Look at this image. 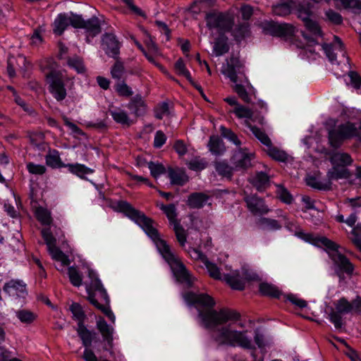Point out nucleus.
Returning <instances> with one entry per match:
<instances>
[{
  "mask_svg": "<svg viewBox=\"0 0 361 361\" xmlns=\"http://www.w3.org/2000/svg\"><path fill=\"white\" fill-rule=\"evenodd\" d=\"M189 305H195L199 312V318L206 328L216 327L213 340L219 345L240 347L247 350L255 349L250 332L247 329H238L243 325L240 322V314L235 310L222 309L213 310L214 301L207 294H197L188 292L183 295Z\"/></svg>",
  "mask_w": 361,
  "mask_h": 361,
  "instance_id": "f257e3e1",
  "label": "nucleus"
},
{
  "mask_svg": "<svg viewBox=\"0 0 361 361\" xmlns=\"http://www.w3.org/2000/svg\"><path fill=\"white\" fill-rule=\"evenodd\" d=\"M116 209L125 214L126 216L137 224L145 233L152 240L159 253L169 264L176 280L190 286L195 279L190 274L180 259L174 255L166 241L162 240L154 227V221L145 214L132 207L126 201H120L116 204Z\"/></svg>",
  "mask_w": 361,
  "mask_h": 361,
  "instance_id": "f03ea898",
  "label": "nucleus"
},
{
  "mask_svg": "<svg viewBox=\"0 0 361 361\" xmlns=\"http://www.w3.org/2000/svg\"><path fill=\"white\" fill-rule=\"evenodd\" d=\"M188 252L192 259L201 262L206 267L212 278L226 281L233 289L241 290L244 289L247 282L259 280L258 274L252 270L245 268L232 270L227 265L224 268L219 267L216 264L209 262L207 257L197 248H190Z\"/></svg>",
  "mask_w": 361,
  "mask_h": 361,
  "instance_id": "7ed1b4c3",
  "label": "nucleus"
},
{
  "mask_svg": "<svg viewBox=\"0 0 361 361\" xmlns=\"http://www.w3.org/2000/svg\"><path fill=\"white\" fill-rule=\"evenodd\" d=\"M300 32L306 43L305 46L300 47L302 50L300 55L302 59L316 60L319 56V51L323 49L332 65H336L337 68L341 66L342 73L348 71V58L345 56L343 43L338 37L334 36L335 42L333 46L326 44L320 45L315 42L314 39L309 38L303 32Z\"/></svg>",
  "mask_w": 361,
  "mask_h": 361,
  "instance_id": "20e7f679",
  "label": "nucleus"
},
{
  "mask_svg": "<svg viewBox=\"0 0 361 361\" xmlns=\"http://www.w3.org/2000/svg\"><path fill=\"white\" fill-rule=\"evenodd\" d=\"M222 73L234 83V90L246 103L251 102V95H255L256 90L244 73L243 64L235 58H231L222 68Z\"/></svg>",
  "mask_w": 361,
  "mask_h": 361,
  "instance_id": "39448f33",
  "label": "nucleus"
},
{
  "mask_svg": "<svg viewBox=\"0 0 361 361\" xmlns=\"http://www.w3.org/2000/svg\"><path fill=\"white\" fill-rule=\"evenodd\" d=\"M88 275L91 280L90 283L86 286L88 300L102 312L112 323H114L116 317L110 309V300L106 289L93 270H89Z\"/></svg>",
  "mask_w": 361,
  "mask_h": 361,
  "instance_id": "423d86ee",
  "label": "nucleus"
},
{
  "mask_svg": "<svg viewBox=\"0 0 361 361\" xmlns=\"http://www.w3.org/2000/svg\"><path fill=\"white\" fill-rule=\"evenodd\" d=\"M296 235L303 239L305 241L308 242L317 247H324L331 251L330 257L334 261V264L338 268L347 274H351L353 271V267L350 261L343 255L338 253L337 251L336 244L326 237H316L310 233H305L299 231Z\"/></svg>",
  "mask_w": 361,
  "mask_h": 361,
  "instance_id": "0eeeda50",
  "label": "nucleus"
},
{
  "mask_svg": "<svg viewBox=\"0 0 361 361\" xmlns=\"http://www.w3.org/2000/svg\"><path fill=\"white\" fill-rule=\"evenodd\" d=\"M205 20L211 37H214L231 30L234 23V16L229 12H210L207 13Z\"/></svg>",
  "mask_w": 361,
  "mask_h": 361,
  "instance_id": "6e6552de",
  "label": "nucleus"
},
{
  "mask_svg": "<svg viewBox=\"0 0 361 361\" xmlns=\"http://www.w3.org/2000/svg\"><path fill=\"white\" fill-rule=\"evenodd\" d=\"M330 161L332 168L327 173L329 180L349 178L350 172L347 166L353 162V159L349 154L341 152L334 153L330 157Z\"/></svg>",
  "mask_w": 361,
  "mask_h": 361,
  "instance_id": "1a4fd4ad",
  "label": "nucleus"
},
{
  "mask_svg": "<svg viewBox=\"0 0 361 361\" xmlns=\"http://www.w3.org/2000/svg\"><path fill=\"white\" fill-rule=\"evenodd\" d=\"M44 72L49 84L50 93L57 101H63L67 94L64 87L63 73L54 69L44 70Z\"/></svg>",
  "mask_w": 361,
  "mask_h": 361,
  "instance_id": "9d476101",
  "label": "nucleus"
},
{
  "mask_svg": "<svg viewBox=\"0 0 361 361\" xmlns=\"http://www.w3.org/2000/svg\"><path fill=\"white\" fill-rule=\"evenodd\" d=\"M42 235L51 258L56 262L60 263V267H57V269L62 271L63 267L70 264L68 257L56 247V238L53 236L49 228L42 229Z\"/></svg>",
  "mask_w": 361,
  "mask_h": 361,
  "instance_id": "9b49d317",
  "label": "nucleus"
},
{
  "mask_svg": "<svg viewBox=\"0 0 361 361\" xmlns=\"http://www.w3.org/2000/svg\"><path fill=\"white\" fill-rule=\"evenodd\" d=\"M81 16L73 13H59L53 23L54 33L61 35L70 26L78 28L81 25Z\"/></svg>",
  "mask_w": 361,
  "mask_h": 361,
  "instance_id": "f8f14e48",
  "label": "nucleus"
},
{
  "mask_svg": "<svg viewBox=\"0 0 361 361\" xmlns=\"http://www.w3.org/2000/svg\"><path fill=\"white\" fill-rule=\"evenodd\" d=\"M96 326L102 337L103 350L108 351L111 356H114V329L101 317L97 318Z\"/></svg>",
  "mask_w": 361,
  "mask_h": 361,
  "instance_id": "ddd939ff",
  "label": "nucleus"
},
{
  "mask_svg": "<svg viewBox=\"0 0 361 361\" xmlns=\"http://www.w3.org/2000/svg\"><path fill=\"white\" fill-rule=\"evenodd\" d=\"M297 15L304 23L306 28L315 36H322L320 27L315 21L310 18L312 15L310 4H301L297 9Z\"/></svg>",
  "mask_w": 361,
  "mask_h": 361,
  "instance_id": "4468645a",
  "label": "nucleus"
},
{
  "mask_svg": "<svg viewBox=\"0 0 361 361\" xmlns=\"http://www.w3.org/2000/svg\"><path fill=\"white\" fill-rule=\"evenodd\" d=\"M335 307L336 311L332 310L329 314V319L336 328H340L343 324L341 314L349 313L353 306L346 299L341 298L336 302Z\"/></svg>",
  "mask_w": 361,
  "mask_h": 361,
  "instance_id": "2eb2a0df",
  "label": "nucleus"
},
{
  "mask_svg": "<svg viewBox=\"0 0 361 361\" xmlns=\"http://www.w3.org/2000/svg\"><path fill=\"white\" fill-rule=\"evenodd\" d=\"M267 30L271 35L278 37H291L298 32V30L290 24L269 23L267 24Z\"/></svg>",
  "mask_w": 361,
  "mask_h": 361,
  "instance_id": "dca6fc26",
  "label": "nucleus"
},
{
  "mask_svg": "<svg viewBox=\"0 0 361 361\" xmlns=\"http://www.w3.org/2000/svg\"><path fill=\"white\" fill-rule=\"evenodd\" d=\"M253 159V153L246 148H240L235 151L232 160L235 169H245L251 166Z\"/></svg>",
  "mask_w": 361,
  "mask_h": 361,
  "instance_id": "f3484780",
  "label": "nucleus"
},
{
  "mask_svg": "<svg viewBox=\"0 0 361 361\" xmlns=\"http://www.w3.org/2000/svg\"><path fill=\"white\" fill-rule=\"evenodd\" d=\"M102 45L107 55L115 58L119 54L120 44L114 35L105 34L102 37Z\"/></svg>",
  "mask_w": 361,
  "mask_h": 361,
  "instance_id": "a211bd4d",
  "label": "nucleus"
},
{
  "mask_svg": "<svg viewBox=\"0 0 361 361\" xmlns=\"http://www.w3.org/2000/svg\"><path fill=\"white\" fill-rule=\"evenodd\" d=\"M4 290L9 295L24 298L27 294L26 284L22 281L11 280L4 286Z\"/></svg>",
  "mask_w": 361,
  "mask_h": 361,
  "instance_id": "6ab92c4d",
  "label": "nucleus"
},
{
  "mask_svg": "<svg viewBox=\"0 0 361 361\" xmlns=\"http://www.w3.org/2000/svg\"><path fill=\"white\" fill-rule=\"evenodd\" d=\"M247 207L251 212L253 214H267L269 212V209L265 205L262 199L259 198L255 195L248 196L245 198Z\"/></svg>",
  "mask_w": 361,
  "mask_h": 361,
  "instance_id": "aec40b11",
  "label": "nucleus"
},
{
  "mask_svg": "<svg viewBox=\"0 0 361 361\" xmlns=\"http://www.w3.org/2000/svg\"><path fill=\"white\" fill-rule=\"evenodd\" d=\"M212 37L214 39L213 53L215 56H219L228 51V37L225 34H219Z\"/></svg>",
  "mask_w": 361,
  "mask_h": 361,
  "instance_id": "412c9836",
  "label": "nucleus"
},
{
  "mask_svg": "<svg viewBox=\"0 0 361 361\" xmlns=\"http://www.w3.org/2000/svg\"><path fill=\"white\" fill-rule=\"evenodd\" d=\"M81 25L78 28H84L87 32L94 37L101 32L99 22L97 18L93 17L87 20H84L81 18Z\"/></svg>",
  "mask_w": 361,
  "mask_h": 361,
  "instance_id": "4be33fe9",
  "label": "nucleus"
},
{
  "mask_svg": "<svg viewBox=\"0 0 361 361\" xmlns=\"http://www.w3.org/2000/svg\"><path fill=\"white\" fill-rule=\"evenodd\" d=\"M127 107L136 116H140L146 111V104L143 99L138 95L134 97L128 104Z\"/></svg>",
  "mask_w": 361,
  "mask_h": 361,
  "instance_id": "5701e85b",
  "label": "nucleus"
},
{
  "mask_svg": "<svg viewBox=\"0 0 361 361\" xmlns=\"http://www.w3.org/2000/svg\"><path fill=\"white\" fill-rule=\"evenodd\" d=\"M109 114L116 123L122 126H129L133 123V121L129 117L128 113L123 109L116 108L114 109L109 110Z\"/></svg>",
  "mask_w": 361,
  "mask_h": 361,
  "instance_id": "b1692460",
  "label": "nucleus"
},
{
  "mask_svg": "<svg viewBox=\"0 0 361 361\" xmlns=\"http://www.w3.org/2000/svg\"><path fill=\"white\" fill-rule=\"evenodd\" d=\"M229 113L234 114L237 118L240 119H245V124L249 128L250 121H253V112L247 107H245L241 104L230 110Z\"/></svg>",
  "mask_w": 361,
  "mask_h": 361,
  "instance_id": "393cba45",
  "label": "nucleus"
},
{
  "mask_svg": "<svg viewBox=\"0 0 361 361\" xmlns=\"http://www.w3.org/2000/svg\"><path fill=\"white\" fill-rule=\"evenodd\" d=\"M208 198L207 195L201 192L192 193L188 197V205L191 208H201L206 204Z\"/></svg>",
  "mask_w": 361,
  "mask_h": 361,
  "instance_id": "a878e982",
  "label": "nucleus"
},
{
  "mask_svg": "<svg viewBox=\"0 0 361 361\" xmlns=\"http://www.w3.org/2000/svg\"><path fill=\"white\" fill-rule=\"evenodd\" d=\"M207 147L209 152L214 155L222 154L226 149L222 140L217 135L210 137Z\"/></svg>",
  "mask_w": 361,
  "mask_h": 361,
  "instance_id": "bb28decb",
  "label": "nucleus"
},
{
  "mask_svg": "<svg viewBox=\"0 0 361 361\" xmlns=\"http://www.w3.org/2000/svg\"><path fill=\"white\" fill-rule=\"evenodd\" d=\"M157 205L164 212L172 226L179 223L177 219V209L173 204L165 205L163 203L158 202Z\"/></svg>",
  "mask_w": 361,
  "mask_h": 361,
  "instance_id": "cd10ccee",
  "label": "nucleus"
},
{
  "mask_svg": "<svg viewBox=\"0 0 361 361\" xmlns=\"http://www.w3.org/2000/svg\"><path fill=\"white\" fill-rule=\"evenodd\" d=\"M15 315L21 323L25 324H31L37 318V314L27 309L16 310Z\"/></svg>",
  "mask_w": 361,
  "mask_h": 361,
  "instance_id": "c85d7f7f",
  "label": "nucleus"
},
{
  "mask_svg": "<svg viewBox=\"0 0 361 361\" xmlns=\"http://www.w3.org/2000/svg\"><path fill=\"white\" fill-rule=\"evenodd\" d=\"M259 290L262 295L269 297L278 298L281 295V290L276 286L267 282L261 283Z\"/></svg>",
  "mask_w": 361,
  "mask_h": 361,
  "instance_id": "c756f323",
  "label": "nucleus"
},
{
  "mask_svg": "<svg viewBox=\"0 0 361 361\" xmlns=\"http://www.w3.org/2000/svg\"><path fill=\"white\" fill-rule=\"evenodd\" d=\"M169 177L171 183L173 185H183L188 180V176L181 170L171 169L169 172Z\"/></svg>",
  "mask_w": 361,
  "mask_h": 361,
  "instance_id": "7c9ffc66",
  "label": "nucleus"
},
{
  "mask_svg": "<svg viewBox=\"0 0 361 361\" xmlns=\"http://www.w3.org/2000/svg\"><path fill=\"white\" fill-rule=\"evenodd\" d=\"M35 216L37 219L42 224L45 226H49L52 222V218L51 212L47 209L39 207L35 209Z\"/></svg>",
  "mask_w": 361,
  "mask_h": 361,
  "instance_id": "2f4dec72",
  "label": "nucleus"
},
{
  "mask_svg": "<svg viewBox=\"0 0 361 361\" xmlns=\"http://www.w3.org/2000/svg\"><path fill=\"white\" fill-rule=\"evenodd\" d=\"M266 152L270 157L279 161L283 162L288 159V155L286 152L274 147L272 143L270 145V147H267Z\"/></svg>",
  "mask_w": 361,
  "mask_h": 361,
  "instance_id": "473e14b6",
  "label": "nucleus"
},
{
  "mask_svg": "<svg viewBox=\"0 0 361 361\" xmlns=\"http://www.w3.org/2000/svg\"><path fill=\"white\" fill-rule=\"evenodd\" d=\"M232 35L237 41H240L244 39L247 36H248L250 30H249V25L247 23H243L239 25H237L233 30H231Z\"/></svg>",
  "mask_w": 361,
  "mask_h": 361,
  "instance_id": "72a5a7b5",
  "label": "nucleus"
},
{
  "mask_svg": "<svg viewBox=\"0 0 361 361\" xmlns=\"http://www.w3.org/2000/svg\"><path fill=\"white\" fill-rule=\"evenodd\" d=\"M70 310L73 314V318L77 321L78 326L84 324V321L85 319V314L84 311L82 310V307L80 304L73 302L70 306Z\"/></svg>",
  "mask_w": 361,
  "mask_h": 361,
  "instance_id": "f704fd0d",
  "label": "nucleus"
},
{
  "mask_svg": "<svg viewBox=\"0 0 361 361\" xmlns=\"http://www.w3.org/2000/svg\"><path fill=\"white\" fill-rule=\"evenodd\" d=\"M249 128L255 137L260 141L262 144H263L266 147H270L271 141L264 131L255 126H252V125H249Z\"/></svg>",
  "mask_w": 361,
  "mask_h": 361,
  "instance_id": "c9c22d12",
  "label": "nucleus"
},
{
  "mask_svg": "<svg viewBox=\"0 0 361 361\" xmlns=\"http://www.w3.org/2000/svg\"><path fill=\"white\" fill-rule=\"evenodd\" d=\"M251 183L258 190H262L268 184L269 176L263 172L257 173L252 178Z\"/></svg>",
  "mask_w": 361,
  "mask_h": 361,
  "instance_id": "e433bc0d",
  "label": "nucleus"
},
{
  "mask_svg": "<svg viewBox=\"0 0 361 361\" xmlns=\"http://www.w3.org/2000/svg\"><path fill=\"white\" fill-rule=\"evenodd\" d=\"M67 166L68 167V169L71 173L76 174L77 176L81 178H83L85 175L93 173L92 169L85 166L83 164H68Z\"/></svg>",
  "mask_w": 361,
  "mask_h": 361,
  "instance_id": "4c0bfd02",
  "label": "nucleus"
},
{
  "mask_svg": "<svg viewBox=\"0 0 361 361\" xmlns=\"http://www.w3.org/2000/svg\"><path fill=\"white\" fill-rule=\"evenodd\" d=\"M46 164L51 168H60L63 166L59 152L56 151L49 152L45 157Z\"/></svg>",
  "mask_w": 361,
  "mask_h": 361,
  "instance_id": "58836bf2",
  "label": "nucleus"
},
{
  "mask_svg": "<svg viewBox=\"0 0 361 361\" xmlns=\"http://www.w3.org/2000/svg\"><path fill=\"white\" fill-rule=\"evenodd\" d=\"M148 168L150 171L151 176L156 179L166 172L164 166L158 162H149Z\"/></svg>",
  "mask_w": 361,
  "mask_h": 361,
  "instance_id": "ea45409f",
  "label": "nucleus"
},
{
  "mask_svg": "<svg viewBox=\"0 0 361 361\" xmlns=\"http://www.w3.org/2000/svg\"><path fill=\"white\" fill-rule=\"evenodd\" d=\"M68 274L71 283L74 286L79 287L82 285V276L75 267H70L68 270Z\"/></svg>",
  "mask_w": 361,
  "mask_h": 361,
  "instance_id": "a19ab883",
  "label": "nucleus"
},
{
  "mask_svg": "<svg viewBox=\"0 0 361 361\" xmlns=\"http://www.w3.org/2000/svg\"><path fill=\"white\" fill-rule=\"evenodd\" d=\"M176 73L181 76L185 77L188 81L192 82V76L189 71L186 68L183 59H179L174 65Z\"/></svg>",
  "mask_w": 361,
  "mask_h": 361,
  "instance_id": "79ce46f5",
  "label": "nucleus"
},
{
  "mask_svg": "<svg viewBox=\"0 0 361 361\" xmlns=\"http://www.w3.org/2000/svg\"><path fill=\"white\" fill-rule=\"evenodd\" d=\"M337 5L344 8L361 11V2L359 0H336Z\"/></svg>",
  "mask_w": 361,
  "mask_h": 361,
  "instance_id": "37998d69",
  "label": "nucleus"
},
{
  "mask_svg": "<svg viewBox=\"0 0 361 361\" xmlns=\"http://www.w3.org/2000/svg\"><path fill=\"white\" fill-rule=\"evenodd\" d=\"M68 66L75 69L78 73H82L85 71V67L83 64L82 60L78 56L70 58L68 60Z\"/></svg>",
  "mask_w": 361,
  "mask_h": 361,
  "instance_id": "c03bdc74",
  "label": "nucleus"
},
{
  "mask_svg": "<svg viewBox=\"0 0 361 361\" xmlns=\"http://www.w3.org/2000/svg\"><path fill=\"white\" fill-rule=\"evenodd\" d=\"M351 241L361 251V224H358L351 231Z\"/></svg>",
  "mask_w": 361,
  "mask_h": 361,
  "instance_id": "a18cd8bd",
  "label": "nucleus"
},
{
  "mask_svg": "<svg viewBox=\"0 0 361 361\" xmlns=\"http://www.w3.org/2000/svg\"><path fill=\"white\" fill-rule=\"evenodd\" d=\"M220 130L223 137L232 142L236 146H240L241 145V141L232 130L225 128L224 126H221Z\"/></svg>",
  "mask_w": 361,
  "mask_h": 361,
  "instance_id": "49530a36",
  "label": "nucleus"
},
{
  "mask_svg": "<svg viewBox=\"0 0 361 361\" xmlns=\"http://www.w3.org/2000/svg\"><path fill=\"white\" fill-rule=\"evenodd\" d=\"M276 194L279 198L286 204H290L293 201V197L284 187L278 185Z\"/></svg>",
  "mask_w": 361,
  "mask_h": 361,
  "instance_id": "de8ad7c7",
  "label": "nucleus"
},
{
  "mask_svg": "<svg viewBox=\"0 0 361 361\" xmlns=\"http://www.w3.org/2000/svg\"><path fill=\"white\" fill-rule=\"evenodd\" d=\"M254 338L255 343L262 353H264L266 350V348L270 345V342L267 340L264 335L261 333L256 332Z\"/></svg>",
  "mask_w": 361,
  "mask_h": 361,
  "instance_id": "09e8293b",
  "label": "nucleus"
},
{
  "mask_svg": "<svg viewBox=\"0 0 361 361\" xmlns=\"http://www.w3.org/2000/svg\"><path fill=\"white\" fill-rule=\"evenodd\" d=\"M216 171L221 176L231 177L232 175V168L225 162H217L215 164Z\"/></svg>",
  "mask_w": 361,
  "mask_h": 361,
  "instance_id": "8fccbe9b",
  "label": "nucleus"
},
{
  "mask_svg": "<svg viewBox=\"0 0 361 361\" xmlns=\"http://www.w3.org/2000/svg\"><path fill=\"white\" fill-rule=\"evenodd\" d=\"M346 83L348 85H351L355 88H360L361 86V78L357 73L353 71H349Z\"/></svg>",
  "mask_w": 361,
  "mask_h": 361,
  "instance_id": "3c124183",
  "label": "nucleus"
},
{
  "mask_svg": "<svg viewBox=\"0 0 361 361\" xmlns=\"http://www.w3.org/2000/svg\"><path fill=\"white\" fill-rule=\"evenodd\" d=\"M207 166V162L200 158H195L188 163V167L192 171H202Z\"/></svg>",
  "mask_w": 361,
  "mask_h": 361,
  "instance_id": "603ef678",
  "label": "nucleus"
},
{
  "mask_svg": "<svg viewBox=\"0 0 361 361\" xmlns=\"http://www.w3.org/2000/svg\"><path fill=\"white\" fill-rule=\"evenodd\" d=\"M261 224L264 228L271 231L279 230L281 228L280 224L274 219L263 218L261 219Z\"/></svg>",
  "mask_w": 361,
  "mask_h": 361,
  "instance_id": "864d4df0",
  "label": "nucleus"
},
{
  "mask_svg": "<svg viewBox=\"0 0 361 361\" xmlns=\"http://www.w3.org/2000/svg\"><path fill=\"white\" fill-rule=\"evenodd\" d=\"M26 168L29 173L35 175H42L46 171V168L44 165L36 164L32 162L27 163Z\"/></svg>",
  "mask_w": 361,
  "mask_h": 361,
  "instance_id": "5fc2aeb1",
  "label": "nucleus"
},
{
  "mask_svg": "<svg viewBox=\"0 0 361 361\" xmlns=\"http://www.w3.org/2000/svg\"><path fill=\"white\" fill-rule=\"evenodd\" d=\"M115 89L121 96L130 97L133 94L131 88L125 82H119L116 84Z\"/></svg>",
  "mask_w": 361,
  "mask_h": 361,
  "instance_id": "6e6d98bb",
  "label": "nucleus"
},
{
  "mask_svg": "<svg viewBox=\"0 0 361 361\" xmlns=\"http://www.w3.org/2000/svg\"><path fill=\"white\" fill-rule=\"evenodd\" d=\"M173 230L179 243L183 246L186 241V236L184 228L180 226V223L173 225Z\"/></svg>",
  "mask_w": 361,
  "mask_h": 361,
  "instance_id": "4d7b16f0",
  "label": "nucleus"
},
{
  "mask_svg": "<svg viewBox=\"0 0 361 361\" xmlns=\"http://www.w3.org/2000/svg\"><path fill=\"white\" fill-rule=\"evenodd\" d=\"M169 114V104L166 102H162L156 109L155 116L161 119L165 115Z\"/></svg>",
  "mask_w": 361,
  "mask_h": 361,
  "instance_id": "13d9d810",
  "label": "nucleus"
},
{
  "mask_svg": "<svg viewBox=\"0 0 361 361\" xmlns=\"http://www.w3.org/2000/svg\"><path fill=\"white\" fill-rule=\"evenodd\" d=\"M123 66L120 62H116L111 70V75L112 78L120 79L123 73Z\"/></svg>",
  "mask_w": 361,
  "mask_h": 361,
  "instance_id": "bf43d9fd",
  "label": "nucleus"
},
{
  "mask_svg": "<svg viewBox=\"0 0 361 361\" xmlns=\"http://www.w3.org/2000/svg\"><path fill=\"white\" fill-rule=\"evenodd\" d=\"M166 141V136L161 131L158 130L154 136V145L157 148L162 147Z\"/></svg>",
  "mask_w": 361,
  "mask_h": 361,
  "instance_id": "052dcab7",
  "label": "nucleus"
},
{
  "mask_svg": "<svg viewBox=\"0 0 361 361\" xmlns=\"http://www.w3.org/2000/svg\"><path fill=\"white\" fill-rule=\"evenodd\" d=\"M287 299L293 305L302 308L307 306V302L296 295L290 294L287 296Z\"/></svg>",
  "mask_w": 361,
  "mask_h": 361,
  "instance_id": "680f3d73",
  "label": "nucleus"
},
{
  "mask_svg": "<svg viewBox=\"0 0 361 361\" xmlns=\"http://www.w3.org/2000/svg\"><path fill=\"white\" fill-rule=\"evenodd\" d=\"M326 15L329 20L335 24H340L342 23L341 16L332 10L327 11Z\"/></svg>",
  "mask_w": 361,
  "mask_h": 361,
  "instance_id": "e2e57ef3",
  "label": "nucleus"
},
{
  "mask_svg": "<svg viewBox=\"0 0 361 361\" xmlns=\"http://www.w3.org/2000/svg\"><path fill=\"white\" fill-rule=\"evenodd\" d=\"M16 103L19 105L25 112L29 114H32L34 112L32 109L26 104V102L22 99L18 94L14 97Z\"/></svg>",
  "mask_w": 361,
  "mask_h": 361,
  "instance_id": "0e129e2a",
  "label": "nucleus"
},
{
  "mask_svg": "<svg viewBox=\"0 0 361 361\" xmlns=\"http://www.w3.org/2000/svg\"><path fill=\"white\" fill-rule=\"evenodd\" d=\"M345 204H347L350 208L353 209L361 207V196H358L355 198H348L345 201Z\"/></svg>",
  "mask_w": 361,
  "mask_h": 361,
  "instance_id": "69168bd1",
  "label": "nucleus"
},
{
  "mask_svg": "<svg viewBox=\"0 0 361 361\" xmlns=\"http://www.w3.org/2000/svg\"><path fill=\"white\" fill-rule=\"evenodd\" d=\"M176 152L180 156L184 155L187 152V147L185 143L180 140L176 142L174 145Z\"/></svg>",
  "mask_w": 361,
  "mask_h": 361,
  "instance_id": "338daca9",
  "label": "nucleus"
},
{
  "mask_svg": "<svg viewBox=\"0 0 361 361\" xmlns=\"http://www.w3.org/2000/svg\"><path fill=\"white\" fill-rule=\"evenodd\" d=\"M240 11L243 18L245 20H248L253 14V8L250 5H244L241 7Z\"/></svg>",
  "mask_w": 361,
  "mask_h": 361,
  "instance_id": "774afa93",
  "label": "nucleus"
}]
</instances>
